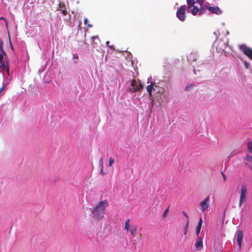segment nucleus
<instances>
[{"label":"nucleus","mask_w":252,"mask_h":252,"mask_svg":"<svg viewBox=\"0 0 252 252\" xmlns=\"http://www.w3.org/2000/svg\"><path fill=\"white\" fill-rule=\"evenodd\" d=\"M92 46L94 48H95L97 46V42H95V40L97 39L98 41H99V38L97 36H93L92 37Z\"/></svg>","instance_id":"f8f14e48"},{"label":"nucleus","mask_w":252,"mask_h":252,"mask_svg":"<svg viewBox=\"0 0 252 252\" xmlns=\"http://www.w3.org/2000/svg\"><path fill=\"white\" fill-rule=\"evenodd\" d=\"M100 173L101 175H104L105 174V173L103 170V166L101 167Z\"/></svg>","instance_id":"c85d7f7f"},{"label":"nucleus","mask_w":252,"mask_h":252,"mask_svg":"<svg viewBox=\"0 0 252 252\" xmlns=\"http://www.w3.org/2000/svg\"><path fill=\"white\" fill-rule=\"evenodd\" d=\"M5 85L3 84L2 86L0 88V94L5 90Z\"/></svg>","instance_id":"a878e982"},{"label":"nucleus","mask_w":252,"mask_h":252,"mask_svg":"<svg viewBox=\"0 0 252 252\" xmlns=\"http://www.w3.org/2000/svg\"><path fill=\"white\" fill-rule=\"evenodd\" d=\"M99 163L101 167L103 166V158H101L99 161Z\"/></svg>","instance_id":"bb28decb"},{"label":"nucleus","mask_w":252,"mask_h":252,"mask_svg":"<svg viewBox=\"0 0 252 252\" xmlns=\"http://www.w3.org/2000/svg\"><path fill=\"white\" fill-rule=\"evenodd\" d=\"M137 84V83L135 80H132L131 81V85L133 87V88L136 87Z\"/></svg>","instance_id":"412c9836"},{"label":"nucleus","mask_w":252,"mask_h":252,"mask_svg":"<svg viewBox=\"0 0 252 252\" xmlns=\"http://www.w3.org/2000/svg\"><path fill=\"white\" fill-rule=\"evenodd\" d=\"M4 19H5V18H3V17H0V20H3L4 21Z\"/></svg>","instance_id":"e433bc0d"},{"label":"nucleus","mask_w":252,"mask_h":252,"mask_svg":"<svg viewBox=\"0 0 252 252\" xmlns=\"http://www.w3.org/2000/svg\"><path fill=\"white\" fill-rule=\"evenodd\" d=\"M240 195L239 202V207H241L243 203L246 201V194L247 193V188L245 185H242L240 189Z\"/></svg>","instance_id":"f03ea898"},{"label":"nucleus","mask_w":252,"mask_h":252,"mask_svg":"<svg viewBox=\"0 0 252 252\" xmlns=\"http://www.w3.org/2000/svg\"><path fill=\"white\" fill-rule=\"evenodd\" d=\"M129 231L132 236H135L136 234V227L135 226H133Z\"/></svg>","instance_id":"a211bd4d"},{"label":"nucleus","mask_w":252,"mask_h":252,"mask_svg":"<svg viewBox=\"0 0 252 252\" xmlns=\"http://www.w3.org/2000/svg\"><path fill=\"white\" fill-rule=\"evenodd\" d=\"M4 22H5V26L6 27V29L8 30V21H7V19H4Z\"/></svg>","instance_id":"cd10ccee"},{"label":"nucleus","mask_w":252,"mask_h":252,"mask_svg":"<svg viewBox=\"0 0 252 252\" xmlns=\"http://www.w3.org/2000/svg\"><path fill=\"white\" fill-rule=\"evenodd\" d=\"M129 221H130L129 219H128L125 221V229H126L127 231H128L130 230L129 229L130 226L129 224Z\"/></svg>","instance_id":"2eb2a0df"},{"label":"nucleus","mask_w":252,"mask_h":252,"mask_svg":"<svg viewBox=\"0 0 252 252\" xmlns=\"http://www.w3.org/2000/svg\"><path fill=\"white\" fill-rule=\"evenodd\" d=\"M239 49L243 52L250 59L252 60V49L245 44L239 45Z\"/></svg>","instance_id":"7ed1b4c3"},{"label":"nucleus","mask_w":252,"mask_h":252,"mask_svg":"<svg viewBox=\"0 0 252 252\" xmlns=\"http://www.w3.org/2000/svg\"><path fill=\"white\" fill-rule=\"evenodd\" d=\"M87 26L89 28H91L92 27V25L91 24H88Z\"/></svg>","instance_id":"58836bf2"},{"label":"nucleus","mask_w":252,"mask_h":252,"mask_svg":"<svg viewBox=\"0 0 252 252\" xmlns=\"http://www.w3.org/2000/svg\"><path fill=\"white\" fill-rule=\"evenodd\" d=\"M198 11L199 9L197 6L194 5L192 6V8L191 9V12L193 15H195Z\"/></svg>","instance_id":"4468645a"},{"label":"nucleus","mask_w":252,"mask_h":252,"mask_svg":"<svg viewBox=\"0 0 252 252\" xmlns=\"http://www.w3.org/2000/svg\"><path fill=\"white\" fill-rule=\"evenodd\" d=\"M243 235L242 231L241 230H239L237 232L236 240L240 247H241L242 245V241L243 239Z\"/></svg>","instance_id":"0eeeda50"},{"label":"nucleus","mask_w":252,"mask_h":252,"mask_svg":"<svg viewBox=\"0 0 252 252\" xmlns=\"http://www.w3.org/2000/svg\"><path fill=\"white\" fill-rule=\"evenodd\" d=\"M195 248L196 249L200 251L202 248L203 246V243L202 239L200 237H199L198 238V239L196 240L195 242Z\"/></svg>","instance_id":"1a4fd4ad"},{"label":"nucleus","mask_w":252,"mask_h":252,"mask_svg":"<svg viewBox=\"0 0 252 252\" xmlns=\"http://www.w3.org/2000/svg\"><path fill=\"white\" fill-rule=\"evenodd\" d=\"M0 63L1 65H0V69H1L2 71H4L5 70L6 66H7V65H8V62L7 61L6 63H5L4 62H2Z\"/></svg>","instance_id":"dca6fc26"},{"label":"nucleus","mask_w":252,"mask_h":252,"mask_svg":"<svg viewBox=\"0 0 252 252\" xmlns=\"http://www.w3.org/2000/svg\"><path fill=\"white\" fill-rule=\"evenodd\" d=\"M244 64H245V67L246 68H249V63L246 61H245L244 62Z\"/></svg>","instance_id":"7c9ffc66"},{"label":"nucleus","mask_w":252,"mask_h":252,"mask_svg":"<svg viewBox=\"0 0 252 252\" xmlns=\"http://www.w3.org/2000/svg\"><path fill=\"white\" fill-rule=\"evenodd\" d=\"M114 162V159L112 157H110L109 159V164H108L109 166H111Z\"/></svg>","instance_id":"4be33fe9"},{"label":"nucleus","mask_w":252,"mask_h":252,"mask_svg":"<svg viewBox=\"0 0 252 252\" xmlns=\"http://www.w3.org/2000/svg\"><path fill=\"white\" fill-rule=\"evenodd\" d=\"M193 85H191V84L189 86H187V87H186V90H189V87H193Z\"/></svg>","instance_id":"c9c22d12"},{"label":"nucleus","mask_w":252,"mask_h":252,"mask_svg":"<svg viewBox=\"0 0 252 252\" xmlns=\"http://www.w3.org/2000/svg\"><path fill=\"white\" fill-rule=\"evenodd\" d=\"M248 165L250 167V168L252 170V161L250 162V163L248 164Z\"/></svg>","instance_id":"72a5a7b5"},{"label":"nucleus","mask_w":252,"mask_h":252,"mask_svg":"<svg viewBox=\"0 0 252 252\" xmlns=\"http://www.w3.org/2000/svg\"><path fill=\"white\" fill-rule=\"evenodd\" d=\"M183 214L184 215V216L187 218L188 219L189 218V217H188V215H187V214L186 213H185L184 211L183 212Z\"/></svg>","instance_id":"f704fd0d"},{"label":"nucleus","mask_w":252,"mask_h":252,"mask_svg":"<svg viewBox=\"0 0 252 252\" xmlns=\"http://www.w3.org/2000/svg\"><path fill=\"white\" fill-rule=\"evenodd\" d=\"M221 175H222V177L223 178L224 181H226V176L225 175V174H224V173L223 172H221Z\"/></svg>","instance_id":"c756f323"},{"label":"nucleus","mask_w":252,"mask_h":252,"mask_svg":"<svg viewBox=\"0 0 252 252\" xmlns=\"http://www.w3.org/2000/svg\"><path fill=\"white\" fill-rule=\"evenodd\" d=\"M88 22V19L87 18H85L84 20V23L85 25H87Z\"/></svg>","instance_id":"2f4dec72"},{"label":"nucleus","mask_w":252,"mask_h":252,"mask_svg":"<svg viewBox=\"0 0 252 252\" xmlns=\"http://www.w3.org/2000/svg\"><path fill=\"white\" fill-rule=\"evenodd\" d=\"M153 85L156 86L155 83H154V84H152L150 85H148L147 87V91L148 92V93L149 94V96H151V95H152V91L153 89Z\"/></svg>","instance_id":"ddd939ff"},{"label":"nucleus","mask_w":252,"mask_h":252,"mask_svg":"<svg viewBox=\"0 0 252 252\" xmlns=\"http://www.w3.org/2000/svg\"><path fill=\"white\" fill-rule=\"evenodd\" d=\"M0 51L1 52V53H0V63H2L3 62V56L5 55L6 53L3 49L1 50Z\"/></svg>","instance_id":"f3484780"},{"label":"nucleus","mask_w":252,"mask_h":252,"mask_svg":"<svg viewBox=\"0 0 252 252\" xmlns=\"http://www.w3.org/2000/svg\"><path fill=\"white\" fill-rule=\"evenodd\" d=\"M57 10H60L63 15H66L67 14L69 15L67 20L70 19V15L68 13L65 7V4L61 1H60L57 7Z\"/></svg>","instance_id":"39448f33"},{"label":"nucleus","mask_w":252,"mask_h":252,"mask_svg":"<svg viewBox=\"0 0 252 252\" xmlns=\"http://www.w3.org/2000/svg\"><path fill=\"white\" fill-rule=\"evenodd\" d=\"M209 196H207L203 201L199 203L200 209L202 212L206 211L209 207Z\"/></svg>","instance_id":"423d86ee"},{"label":"nucleus","mask_w":252,"mask_h":252,"mask_svg":"<svg viewBox=\"0 0 252 252\" xmlns=\"http://www.w3.org/2000/svg\"><path fill=\"white\" fill-rule=\"evenodd\" d=\"M73 58L74 59H78V56L77 54H73Z\"/></svg>","instance_id":"473e14b6"},{"label":"nucleus","mask_w":252,"mask_h":252,"mask_svg":"<svg viewBox=\"0 0 252 252\" xmlns=\"http://www.w3.org/2000/svg\"><path fill=\"white\" fill-rule=\"evenodd\" d=\"M186 9V5H183L180 6V7L178 9L176 12V15L178 18L181 20V21H185L186 19V15L185 12Z\"/></svg>","instance_id":"20e7f679"},{"label":"nucleus","mask_w":252,"mask_h":252,"mask_svg":"<svg viewBox=\"0 0 252 252\" xmlns=\"http://www.w3.org/2000/svg\"><path fill=\"white\" fill-rule=\"evenodd\" d=\"M202 223V220L201 218H200L199 220V222L198 223V225H197L196 229H195V233L197 236H199V235L200 233Z\"/></svg>","instance_id":"9d476101"},{"label":"nucleus","mask_w":252,"mask_h":252,"mask_svg":"<svg viewBox=\"0 0 252 252\" xmlns=\"http://www.w3.org/2000/svg\"><path fill=\"white\" fill-rule=\"evenodd\" d=\"M208 10L213 13H215L218 15L221 13V11L220 9L218 7L210 6L208 7Z\"/></svg>","instance_id":"6e6552de"},{"label":"nucleus","mask_w":252,"mask_h":252,"mask_svg":"<svg viewBox=\"0 0 252 252\" xmlns=\"http://www.w3.org/2000/svg\"><path fill=\"white\" fill-rule=\"evenodd\" d=\"M188 226H189V221L187 222V223L184 228V234L185 235H186V234H187V230L188 229Z\"/></svg>","instance_id":"5701e85b"},{"label":"nucleus","mask_w":252,"mask_h":252,"mask_svg":"<svg viewBox=\"0 0 252 252\" xmlns=\"http://www.w3.org/2000/svg\"><path fill=\"white\" fill-rule=\"evenodd\" d=\"M108 206V201L103 200L99 202L92 210L93 217L96 220H99L104 217L105 209Z\"/></svg>","instance_id":"f257e3e1"},{"label":"nucleus","mask_w":252,"mask_h":252,"mask_svg":"<svg viewBox=\"0 0 252 252\" xmlns=\"http://www.w3.org/2000/svg\"><path fill=\"white\" fill-rule=\"evenodd\" d=\"M109 48H112L113 46H109Z\"/></svg>","instance_id":"ea45409f"},{"label":"nucleus","mask_w":252,"mask_h":252,"mask_svg":"<svg viewBox=\"0 0 252 252\" xmlns=\"http://www.w3.org/2000/svg\"><path fill=\"white\" fill-rule=\"evenodd\" d=\"M109 44V41H107L106 42V44L107 46H108Z\"/></svg>","instance_id":"4c0bfd02"},{"label":"nucleus","mask_w":252,"mask_h":252,"mask_svg":"<svg viewBox=\"0 0 252 252\" xmlns=\"http://www.w3.org/2000/svg\"><path fill=\"white\" fill-rule=\"evenodd\" d=\"M5 70L6 71V73L8 74V75H9V65H7V66H6Z\"/></svg>","instance_id":"b1692460"},{"label":"nucleus","mask_w":252,"mask_h":252,"mask_svg":"<svg viewBox=\"0 0 252 252\" xmlns=\"http://www.w3.org/2000/svg\"><path fill=\"white\" fill-rule=\"evenodd\" d=\"M248 149L250 153L252 152V141H250L248 143Z\"/></svg>","instance_id":"6ab92c4d"},{"label":"nucleus","mask_w":252,"mask_h":252,"mask_svg":"<svg viewBox=\"0 0 252 252\" xmlns=\"http://www.w3.org/2000/svg\"><path fill=\"white\" fill-rule=\"evenodd\" d=\"M246 159H247L248 160V161H249V162L252 161V156H247Z\"/></svg>","instance_id":"393cba45"},{"label":"nucleus","mask_w":252,"mask_h":252,"mask_svg":"<svg viewBox=\"0 0 252 252\" xmlns=\"http://www.w3.org/2000/svg\"><path fill=\"white\" fill-rule=\"evenodd\" d=\"M143 88V86L140 83H139L138 84H137V85L135 88H134L132 90H131V92H135L136 91H141Z\"/></svg>","instance_id":"9b49d317"},{"label":"nucleus","mask_w":252,"mask_h":252,"mask_svg":"<svg viewBox=\"0 0 252 252\" xmlns=\"http://www.w3.org/2000/svg\"><path fill=\"white\" fill-rule=\"evenodd\" d=\"M169 207H168L164 212L163 214V218L166 219L167 217V216L169 213Z\"/></svg>","instance_id":"aec40b11"}]
</instances>
